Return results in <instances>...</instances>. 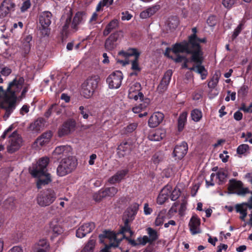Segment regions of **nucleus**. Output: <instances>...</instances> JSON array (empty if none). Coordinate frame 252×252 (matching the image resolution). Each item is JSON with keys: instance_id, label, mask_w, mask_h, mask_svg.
<instances>
[{"instance_id": "obj_1", "label": "nucleus", "mask_w": 252, "mask_h": 252, "mask_svg": "<svg viewBox=\"0 0 252 252\" xmlns=\"http://www.w3.org/2000/svg\"><path fill=\"white\" fill-rule=\"evenodd\" d=\"M49 162V158L43 157L39 158L35 163H33L29 168V170L31 175L34 178H39L36 183L38 189H41L43 186L48 184L52 181L51 175L47 172V165Z\"/></svg>"}, {"instance_id": "obj_2", "label": "nucleus", "mask_w": 252, "mask_h": 252, "mask_svg": "<svg viewBox=\"0 0 252 252\" xmlns=\"http://www.w3.org/2000/svg\"><path fill=\"white\" fill-rule=\"evenodd\" d=\"M84 15V13L83 12H77L75 14L72 21L71 20V14L68 16L63 27L62 34L63 35L67 36L68 33L69 27H70V30L72 32H77L79 30V25L83 23Z\"/></svg>"}, {"instance_id": "obj_3", "label": "nucleus", "mask_w": 252, "mask_h": 252, "mask_svg": "<svg viewBox=\"0 0 252 252\" xmlns=\"http://www.w3.org/2000/svg\"><path fill=\"white\" fill-rule=\"evenodd\" d=\"M192 33L188 36V40H184L180 42H177L173 45L172 52L175 54L183 53V50L187 49L189 45L191 44L193 47H197V44L195 43V39L198 37L197 35V29L196 27L192 28Z\"/></svg>"}, {"instance_id": "obj_4", "label": "nucleus", "mask_w": 252, "mask_h": 252, "mask_svg": "<svg viewBox=\"0 0 252 252\" xmlns=\"http://www.w3.org/2000/svg\"><path fill=\"white\" fill-rule=\"evenodd\" d=\"M77 165L76 160L72 157L63 158L57 168V174L63 177L71 173Z\"/></svg>"}, {"instance_id": "obj_5", "label": "nucleus", "mask_w": 252, "mask_h": 252, "mask_svg": "<svg viewBox=\"0 0 252 252\" xmlns=\"http://www.w3.org/2000/svg\"><path fill=\"white\" fill-rule=\"evenodd\" d=\"M126 235L120 237L118 232L114 233L110 231L105 230L99 235L100 241L101 243L112 246L113 248H116L123 239H125Z\"/></svg>"}, {"instance_id": "obj_6", "label": "nucleus", "mask_w": 252, "mask_h": 252, "mask_svg": "<svg viewBox=\"0 0 252 252\" xmlns=\"http://www.w3.org/2000/svg\"><path fill=\"white\" fill-rule=\"evenodd\" d=\"M126 235L120 237L118 232L114 233L110 231L105 230L99 235L100 241L101 243L112 246L113 248H116L123 239H125Z\"/></svg>"}, {"instance_id": "obj_7", "label": "nucleus", "mask_w": 252, "mask_h": 252, "mask_svg": "<svg viewBox=\"0 0 252 252\" xmlns=\"http://www.w3.org/2000/svg\"><path fill=\"white\" fill-rule=\"evenodd\" d=\"M57 198V194L54 190L51 189L41 191L37 195L36 201L41 207L49 206L53 203Z\"/></svg>"}, {"instance_id": "obj_8", "label": "nucleus", "mask_w": 252, "mask_h": 252, "mask_svg": "<svg viewBox=\"0 0 252 252\" xmlns=\"http://www.w3.org/2000/svg\"><path fill=\"white\" fill-rule=\"evenodd\" d=\"M25 82V79L23 77L17 76L8 86L6 91L10 94V96L6 95L5 97H10V99L17 100L16 94L22 90Z\"/></svg>"}, {"instance_id": "obj_9", "label": "nucleus", "mask_w": 252, "mask_h": 252, "mask_svg": "<svg viewBox=\"0 0 252 252\" xmlns=\"http://www.w3.org/2000/svg\"><path fill=\"white\" fill-rule=\"evenodd\" d=\"M139 52L136 48H128L126 51L122 50L119 52L118 55L125 58H128L129 57L134 56V59L131 61V69L133 71H140L141 68L139 66L138 60L140 56Z\"/></svg>"}, {"instance_id": "obj_10", "label": "nucleus", "mask_w": 252, "mask_h": 252, "mask_svg": "<svg viewBox=\"0 0 252 252\" xmlns=\"http://www.w3.org/2000/svg\"><path fill=\"white\" fill-rule=\"evenodd\" d=\"M123 78L122 72L120 70H116L108 76L106 79V82L110 89H118L121 85Z\"/></svg>"}, {"instance_id": "obj_11", "label": "nucleus", "mask_w": 252, "mask_h": 252, "mask_svg": "<svg viewBox=\"0 0 252 252\" xmlns=\"http://www.w3.org/2000/svg\"><path fill=\"white\" fill-rule=\"evenodd\" d=\"M207 39L205 37L200 38L198 37L195 39V43L197 44L198 46L192 47L191 44L189 45V47H187V49L183 50V53L187 54H194V56H198L199 55H204L202 47L200 45L201 43H205Z\"/></svg>"}, {"instance_id": "obj_12", "label": "nucleus", "mask_w": 252, "mask_h": 252, "mask_svg": "<svg viewBox=\"0 0 252 252\" xmlns=\"http://www.w3.org/2000/svg\"><path fill=\"white\" fill-rule=\"evenodd\" d=\"M10 145L7 147V151L9 153H13L20 147L22 139L17 131H14L9 136Z\"/></svg>"}, {"instance_id": "obj_13", "label": "nucleus", "mask_w": 252, "mask_h": 252, "mask_svg": "<svg viewBox=\"0 0 252 252\" xmlns=\"http://www.w3.org/2000/svg\"><path fill=\"white\" fill-rule=\"evenodd\" d=\"M189 61L195 64L190 68V70L194 71L198 74H202L204 72H207L204 65H202L204 61V55H199L198 56H195L194 54H190Z\"/></svg>"}, {"instance_id": "obj_14", "label": "nucleus", "mask_w": 252, "mask_h": 252, "mask_svg": "<svg viewBox=\"0 0 252 252\" xmlns=\"http://www.w3.org/2000/svg\"><path fill=\"white\" fill-rule=\"evenodd\" d=\"M121 31H116L109 36L105 40L104 48L107 51H111L116 48L118 45L117 41L120 38Z\"/></svg>"}, {"instance_id": "obj_15", "label": "nucleus", "mask_w": 252, "mask_h": 252, "mask_svg": "<svg viewBox=\"0 0 252 252\" xmlns=\"http://www.w3.org/2000/svg\"><path fill=\"white\" fill-rule=\"evenodd\" d=\"M76 126V122L72 119H68L63 123L58 130V136L62 137L70 134L73 131Z\"/></svg>"}, {"instance_id": "obj_16", "label": "nucleus", "mask_w": 252, "mask_h": 252, "mask_svg": "<svg viewBox=\"0 0 252 252\" xmlns=\"http://www.w3.org/2000/svg\"><path fill=\"white\" fill-rule=\"evenodd\" d=\"M16 6L13 0H3L0 6V17H4L14 12Z\"/></svg>"}, {"instance_id": "obj_17", "label": "nucleus", "mask_w": 252, "mask_h": 252, "mask_svg": "<svg viewBox=\"0 0 252 252\" xmlns=\"http://www.w3.org/2000/svg\"><path fill=\"white\" fill-rule=\"evenodd\" d=\"M117 192L118 189L114 187L106 188L104 190H100L94 197L96 201H100L104 197L114 196Z\"/></svg>"}, {"instance_id": "obj_18", "label": "nucleus", "mask_w": 252, "mask_h": 252, "mask_svg": "<svg viewBox=\"0 0 252 252\" xmlns=\"http://www.w3.org/2000/svg\"><path fill=\"white\" fill-rule=\"evenodd\" d=\"M172 74L173 72L171 69H168L165 72L163 77L157 87V91L159 93H163L167 89Z\"/></svg>"}, {"instance_id": "obj_19", "label": "nucleus", "mask_w": 252, "mask_h": 252, "mask_svg": "<svg viewBox=\"0 0 252 252\" xmlns=\"http://www.w3.org/2000/svg\"><path fill=\"white\" fill-rule=\"evenodd\" d=\"M5 101L8 104V105H6L4 103H1L0 104V107L5 110V114L3 115V119L6 120L9 117L11 114L15 109L16 101L15 99L13 100L10 99V97H5Z\"/></svg>"}, {"instance_id": "obj_20", "label": "nucleus", "mask_w": 252, "mask_h": 252, "mask_svg": "<svg viewBox=\"0 0 252 252\" xmlns=\"http://www.w3.org/2000/svg\"><path fill=\"white\" fill-rule=\"evenodd\" d=\"M188 150V144L185 141H183L180 145L175 146L173 152V156L176 157V159L180 160L185 157Z\"/></svg>"}, {"instance_id": "obj_21", "label": "nucleus", "mask_w": 252, "mask_h": 252, "mask_svg": "<svg viewBox=\"0 0 252 252\" xmlns=\"http://www.w3.org/2000/svg\"><path fill=\"white\" fill-rule=\"evenodd\" d=\"M95 225L94 222L84 223L80 226L76 230V236L78 238H82L87 234L90 233L94 228Z\"/></svg>"}, {"instance_id": "obj_22", "label": "nucleus", "mask_w": 252, "mask_h": 252, "mask_svg": "<svg viewBox=\"0 0 252 252\" xmlns=\"http://www.w3.org/2000/svg\"><path fill=\"white\" fill-rule=\"evenodd\" d=\"M172 190V187L167 185L160 191L157 199V203L158 204H164L169 198Z\"/></svg>"}, {"instance_id": "obj_23", "label": "nucleus", "mask_w": 252, "mask_h": 252, "mask_svg": "<svg viewBox=\"0 0 252 252\" xmlns=\"http://www.w3.org/2000/svg\"><path fill=\"white\" fill-rule=\"evenodd\" d=\"M200 225V219L196 215H193L189 223V230L192 235H195L201 233V230L199 228Z\"/></svg>"}, {"instance_id": "obj_24", "label": "nucleus", "mask_w": 252, "mask_h": 252, "mask_svg": "<svg viewBox=\"0 0 252 252\" xmlns=\"http://www.w3.org/2000/svg\"><path fill=\"white\" fill-rule=\"evenodd\" d=\"M32 36L30 34L25 36L22 39V55L24 58H27L28 55L30 52L32 47V44L31 42L32 41Z\"/></svg>"}, {"instance_id": "obj_25", "label": "nucleus", "mask_w": 252, "mask_h": 252, "mask_svg": "<svg viewBox=\"0 0 252 252\" xmlns=\"http://www.w3.org/2000/svg\"><path fill=\"white\" fill-rule=\"evenodd\" d=\"M164 115L161 112H155L151 115L148 120V125L150 127L158 126L163 121Z\"/></svg>"}, {"instance_id": "obj_26", "label": "nucleus", "mask_w": 252, "mask_h": 252, "mask_svg": "<svg viewBox=\"0 0 252 252\" xmlns=\"http://www.w3.org/2000/svg\"><path fill=\"white\" fill-rule=\"evenodd\" d=\"M72 148L68 145H62L56 148L53 152L54 156H57V158H61L63 157L69 155L71 152Z\"/></svg>"}, {"instance_id": "obj_27", "label": "nucleus", "mask_w": 252, "mask_h": 252, "mask_svg": "<svg viewBox=\"0 0 252 252\" xmlns=\"http://www.w3.org/2000/svg\"><path fill=\"white\" fill-rule=\"evenodd\" d=\"M120 26V21L117 19L111 20L106 26L103 31V35L106 36L111 32L117 30Z\"/></svg>"}, {"instance_id": "obj_28", "label": "nucleus", "mask_w": 252, "mask_h": 252, "mask_svg": "<svg viewBox=\"0 0 252 252\" xmlns=\"http://www.w3.org/2000/svg\"><path fill=\"white\" fill-rule=\"evenodd\" d=\"M50 245L46 239L39 240L34 244L33 248V252H48Z\"/></svg>"}, {"instance_id": "obj_29", "label": "nucleus", "mask_w": 252, "mask_h": 252, "mask_svg": "<svg viewBox=\"0 0 252 252\" xmlns=\"http://www.w3.org/2000/svg\"><path fill=\"white\" fill-rule=\"evenodd\" d=\"M45 120L44 118L39 117L32 123L30 126V130L35 132H38L42 130L45 125Z\"/></svg>"}, {"instance_id": "obj_30", "label": "nucleus", "mask_w": 252, "mask_h": 252, "mask_svg": "<svg viewBox=\"0 0 252 252\" xmlns=\"http://www.w3.org/2000/svg\"><path fill=\"white\" fill-rule=\"evenodd\" d=\"M117 151L118 157L123 158L130 152V145L127 142L124 141L118 146Z\"/></svg>"}, {"instance_id": "obj_31", "label": "nucleus", "mask_w": 252, "mask_h": 252, "mask_svg": "<svg viewBox=\"0 0 252 252\" xmlns=\"http://www.w3.org/2000/svg\"><path fill=\"white\" fill-rule=\"evenodd\" d=\"M53 17L52 13L49 11L42 12L39 17V23L40 26L50 27Z\"/></svg>"}, {"instance_id": "obj_32", "label": "nucleus", "mask_w": 252, "mask_h": 252, "mask_svg": "<svg viewBox=\"0 0 252 252\" xmlns=\"http://www.w3.org/2000/svg\"><path fill=\"white\" fill-rule=\"evenodd\" d=\"M138 209L139 204L138 203H133L131 204L125 212L126 219L133 220L137 213Z\"/></svg>"}, {"instance_id": "obj_33", "label": "nucleus", "mask_w": 252, "mask_h": 252, "mask_svg": "<svg viewBox=\"0 0 252 252\" xmlns=\"http://www.w3.org/2000/svg\"><path fill=\"white\" fill-rule=\"evenodd\" d=\"M125 239L132 247H138L140 245L145 246L148 243L147 236L144 235L143 237L140 236L136 240L132 239L128 237H125Z\"/></svg>"}, {"instance_id": "obj_34", "label": "nucleus", "mask_w": 252, "mask_h": 252, "mask_svg": "<svg viewBox=\"0 0 252 252\" xmlns=\"http://www.w3.org/2000/svg\"><path fill=\"white\" fill-rule=\"evenodd\" d=\"M161 8L159 4H155L146 10L142 11L140 14V18L146 19L154 15Z\"/></svg>"}, {"instance_id": "obj_35", "label": "nucleus", "mask_w": 252, "mask_h": 252, "mask_svg": "<svg viewBox=\"0 0 252 252\" xmlns=\"http://www.w3.org/2000/svg\"><path fill=\"white\" fill-rule=\"evenodd\" d=\"M127 169L118 171L114 176L109 179L110 184H114L116 182H120L128 173Z\"/></svg>"}, {"instance_id": "obj_36", "label": "nucleus", "mask_w": 252, "mask_h": 252, "mask_svg": "<svg viewBox=\"0 0 252 252\" xmlns=\"http://www.w3.org/2000/svg\"><path fill=\"white\" fill-rule=\"evenodd\" d=\"M100 80V77L98 75H94L88 77L84 82L89 87H91L94 91L98 86V82Z\"/></svg>"}, {"instance_id": "obj_37", "label": "nucleus", "mask_w": 252, "mask_h": 252, "mask_svg": "<svg viewBox=\"0 0 252 252\" xmlns=\"http://www.w3.org/2000/svg\"><path fill=\"white\" fill-rule=\"evenodd\" d=\"M146 231L149 235V237L147 236L148 243L152 245L154 242L158 239L159 235L156 230L151 227H148Z\"/></svg>"}, {"instance_id": "obj_38", "label": "nucleus", "mask_w": 252, "mask_h": 252, "mask_svg": "<svg viewBox=\"0 0 252 252\" xmlns=\"http://www.w3.org/2000/svg\"><path fill=\"white\" fill-rule=\"evenodd\" d=\"M243 183L240 181H237L234 179H232L229 180V183L228 187V190L229 193H236V192L238 190Z\"/></svg>"}, {"instance_id": "obj_39", "label": "nucleus", "mask_w": 252, "mask_h": 252, "mask_svg": "<svg viewBox=\"0 0 252 252\" xmlns=\"http://www.w3.org/2000/svg\"><path fill=\"white\" fill-rule=\"evenodd\" d=\"M123 219L124 220V225L121 227L120 230L118 232L119 234L120 237H121L122 235H126V233L128 232L130 234V236H132L133 234V232L131 230L130 226L129 224L132 220L127 219Z\"/></svg>"}, {"instance_id": "obj_40", "label": "nucleus", "mask_w": 252, "mask_h": 252, "mask_svg": "<svg viewBox=\"0 0 252 252\" xmlns=\"http://www.w3.org/2000/svg\"><path fill=\"white\" fill-rule=\"evenodd\" d=\"M187 117L188 113L186 111L180 114L178 119V130L179 132H180L183 130L187 123Z\"/></svg>"}, {"instance_id": "obj_41", "label": "nucleus", "mask_w": 252, "mask_h": 252, "mask_svg": "<svg viewBox=\"0 0 252 252\" xmlns=\"http://www.w3.org/2000/svg\"><path fill=\"white\" fill-rule=\"evenodd\" d=\"M179 24V18L176 16L169 17L166 22V25L170 30L175 29L178 27Z\"/></svg>"}, {"instance_id": "obj_42", "label": "nucleus", "mask_w": 252, "mask_h": 252, "mask_svg": "<svg viewBox=\"0 0 252 252\" xmlns=\"http://www.w3.org/2000/svg\"><path fill=\"white\" fill-rule=\"evenodd\" d=\"M38 37L40 38H48L50 35L51 28L48 26H40L38 28Z\"/></svg>"}, {"instance_id": "obj_43", "label": "nucleus", "mask_w": 252, "mask_h": 252, "mask_svg": "<svg viewBox=\"0 0 252 252\" xmlns=\"http://www.w3.org/2000/svg\"><path fill=\"white\" fill-rule=\"evenodd\" d=\"M165 136V133L162 132L161 130H156L154 132H151L149 135V138L152 141H160Z\"/></svg>"}, {"instance_id": "obj_44", "label": "nucleus", "mask_w": 252, "mask_h": 252, "mask_svg": "<svg viewBox=\"0 0 252 252\" xmlns=\"http://www.w3.org/2000/svg\"><path fill=\"white\" fill-rule=\"evenodd\" d=\"M94 92L91 87H89L85 83L82 84V94L84 97L86 98H90L93 95Z\"/></svg>"}, {"instance_id": "obj_45", "label": "nucleus", "mask_w": 252, "mask_h": 252, "mask_svg": "<svg viewBox=\"0 0 252 252\" xmlns=\"http://www.w3.org/2000/svg\"><path fill=\"white\" fill-rule=\"evenodd\" d=\"M52 136V133L51 131L43 133L40 138L37 139L40 145L42 146L49 142Z\"/></svg>"}, {"instance_id": "obj_46", "label": "nucleus", "mask_w": 252, "mask_h": 252, "mask_svg": "<svg viewBox=\"0 0 252 252\" xmlns=\"http://www.w3.org/2000/svg\"><path fill=\"white\" fill-rule=\"evenodd\" d=\"M246 206L245 203L241 204H237L235 206L236 211L238 213H240L241 216L240 217V219L242 221H245V218L247 215V209L244 208Z\"/></svg>"}, {"instance_id": "obj_47", "label": "nucleus", "mask_w": 252, "mask_h": 252, "mask_svg": "<svg viewBox=\"0 0 252 252\" xmlns=\"http://www.w3.org/2000/svg\"><path fill=\"white\" fill-rule=\"evenodd\" d=\"M190 116L192 120L195 122H198L202 118V112L198 109H194L191 111Z\"/></svg>"}, {"instance_id": "obj_48", "label": "nucleus", "mask_w": 252, "mask_h": 252, "mask_svg": "<svg viewBox=\"0 0 252 252\" xmlns=\"http://www.w3.org/2000/svg\"><path fill=\"white\" fill-rule=\"evenodd\" d=\"M113 2V0H100L97 4L95 10L96 12L102 11L104 6L108 7L109 5L112 4Z\"/></svg>"}, {"instance_id": "obj_49", "label": "nucleus", "mask_w": 252, "mask_h": 252, "mask_svg": "<svg viewBox=\"0 0 252 252\" xmlns=\"http://www.w3.org/2000/svg\"><path fill=\"white\" fill-rule=\"evenodd\" d=\"M95 244V242L94 240H89L80 252H93Z\"/></svg>"}, {"instance_id": "obj_50", "label": "nucleus", "mask_w": 252, "mask_h": 252, "mask_svg": "<svg viewBox=\"0 0 252 252\" xmlns=\"http://www.w3.org/2000/svg\"><path fill=\"white\" fill-rule=\"evenodd\" d=\"M216 175L217 176V178L219 179V185H223L226 181V178L227 177V174L226 172L223 171H219Z\"/></svg>"}, {"instance_id": "obj_51", "label": "nucleus", "mask_w": 252, "mask_h": 252, "mask_svg": "<svg viewBox=\"0 0 252 252\" xmlns=\"http://www.w3.org/2000/svg\"><path fill=\"white\" fill-rule=\"evenodd\" d=\"M128 97L130 99L138 100L139 97L140 99L142 100L144 98V94L141 92H131L128 91Z\"/></svg>"}, {"instance_id": "obj_52", "label": "nucleus", "mask_w": 252, "mask_h": 252, "mask_svg": "<svg viewBox=\"0 0 252 252\" xmlns=\"http://www.w3.org/2000/svg\"><path fill=\"white\" fill-rule=\"evenodd\" d=\"M219 75L217 74H215L213 76V77L211 78V79L210 80V81L208 83V87L210 89L215 88L217 86V85L219 82Z\"/></svg>"}, {"instance_id": "obj_53", "label": "nucleus", "mask_w": 252, "mask_h": 252, "mask_svg": "<svg viewBox=\"0 0 252 252\" xmlns=\"http://www.w3.org/2000/svg\"><path fill=\"white\" fill-rule=\"evenodd\" d=\"M50 227L51 228L55 237L62 234L63 232V228L59 224L53 225L51 224Z\"/></svg>"}, {"instance_id": "obj_54", "label": "nucleus", "mask_w": 252, "mask_h": 252, "mask_svg": "<svg viewBox=\"0 0 252 252\" xmlns=\"http://www.w3.org/2000/svg\"><path fill=\"white\" fill-rule=\"evenodd\" d=\"M244 24L243 23H240L237 28L234 30L233 34L231 36V38L232 40H234L236 37L238 36V35L240 33L242 30L244 29Z\"/></svg>"}, {"instance_id": "obj_55", "label": "nucleus", "mask_w": 252, "mask_h": 252, "mask_svg": "<svg viewBox=\"0 0 252 252\" xmlns=\"http://www.w3.org/2000/svg\"><path fill=\"white\" fill-rule=\"evenodd\" d=\"M165 216L163 213L160 212L155 221V224L157 226H160L163 223Z\"/></svg>"}, {"instance_id": "obj_56", "label": "nucleus", "mask_w": 252, "mask_h": 252, "mask_svg": "<svg viewBox=\"0 0 252 252\" xmlns=\"http://www.w3.org/2000/svg\"><path fill=\"white\" fill-rule=\"evenodd\" d=\"M138 125L136 123H131L127 125L125 128V134L130 133L134 131L137 127Z\"/></svg>"}, {"instance_id": "obj_57", "label": "nucleus", "mask_w": 252, "mask_h": 252, "mask_svg": "<svg viewBox=\"0 0 252 252\" xmlns=\"http://www.w3.org/2000/svg\"><path fill=\"white\" fill-rule=\"evenodd\" d=\"M57 105L56 103L52 104L48 110L45 112L44 116L46 118H49L53 112H55L57 110Z\"/></svg>"}, {"instance_id": "obj_58", "label": "nucleus", "mask_w": 252, "mask_h": 252, "mask_svg": "<svg viewBox=\"0 0 252 252\" xmlns=\"http://www.w3.org/2000/svg\"><path fill=\"white\" fill-rule=\"evenodd\" d=\"M249 149L248 144H243L239 145L237 149V153L239 155L245 154Z\"/></svg>"}, {"instance_id": "obj_59", "label": "nucleus", "mask_w": 252, "mask_h": 252, "mask_svg": "<svg viewBox=\"0 0 252 252\" xmlns=\"http://www.w3.org/2000/svg\"><path fill=\"white\" fill-rule=\"evenodd\" d=\"M141 90V86L140 83L139 82H134L133 83L131 86L130 87L128 91L131 92H136L139 93L140 92V90Z\"/></svg>"}, {"instance_id": "obj_60", "label": "nucleus", "mask_w": 252, "mask_h": 252, "mask_svg": "<svg viewBox=\"0 0 252 252\" xmlns=\"http://www.w3.org/2000/svg\"><path fill=\"white\" fill-rule=\"evenodd\" d=\"M181 191L180 189H177L176 188L173 190H171L170 196V199L172 201L176 200L180 196Z\"/></svg>"}, {"instance_id": "obj_61", "label": "nucleus", "mask_w": 252, "mask_h": 252, "mask_svg": "<svg viewBox=\"0 0 252 252\" xmlns=\"http://www.w3.org/2000/svg\"><path fill=\"white\" fill-rule=\"evenodd\" d=\"M152 159L155 164H158L162 160V155L159 152L156 153L153 156Z\"/></svg>"}, {"instance_id": "obj_62", "label": "nucleus", "mask_w": 252, "mask_h": 252, "mask_svg": "<svg viewBox=\"0 0 252 252\" xmlns=\"http://www.w3.org/2000/svg\"><path fill=\"white\" fill-rule=\"evenodd\" d=\"M248 92V87L245 85L242 86L238 91V95L241 97L246 96Z\"/></svg>"}, {"instance_id": "obj_63", "label": "nucleus", "mask_w": 252, "mask_h": 252, "mask_svg": "<svg viewBox=\"0 0 252 252\" xmlns=\"http://www.w3.org/2000/svg\"><path fill=\"white\" fill-rule=\"evenodd\" d=\"M207 23L210 27H214L217 24L216 17L214 15L210 16L207 20Z\"/></svg>"}, {"instance_id": "obj_64", "label": "nucleus", "mask_w": 252, "mask_h": 252, "mask_svg": "<svg viewBox=\"0 0 252 252\" xmlns=\"http://www.w3.org/2000/svg\"><path fill=\"white\" fill-rule=\"evenodd\" d=\"M250 192V191L247 188H243V185H242L239 188H238V190L236 192V193L238 195H244L247 193H249Z\"/></svg>"}]
</instances>
